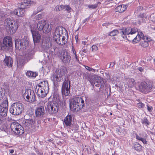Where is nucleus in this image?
Wrapping results in <instances>:
<instances>
[{"mask_svg": "<svg viewBox=\"0 0 155 155\" xmlns=\"http://www.w3.org/2000/svg\"><path fill=\"white\" fill-rule=\"evenodd\" d=\"M120 33L124 38V36L127 35H132L137 33V34L133 40V42L134 43H136L139 41L143 36V33L141 31L138 32V29L136 28H132L130 27L127 28H123L120 30Z\"/></svg>", "mask_w": 155, "mask_h": 155, "instance_id": "1", "label": "nucleus"}, {"mask_svg": "<svg viewBox=\"0 0 155 155\" xmlns=\"http://www.w3.org/2000/svg\"><path fill=\"white\" fill-rule=\"evenodd\" d=\"M48 84L47 81H41L36 86L35 92L38 95L41 97H45L48 92Z\"/></svg>", "mask_w": 155, "mask_h": 155, "instance_id": "2", "label": "nucleus"}, {"mask_svg": "<svg viewBox=\"0 0 155 155\" xmlns=\"http://www.w3.org/2000/svg\"><path fill=\"white\" fill-rule=\"evenodd\" d=\"M63 28L61 27H58L56 28L54 33L53 38L54 40L59 45H63L67 43V41L65 40V37H61V35L62 33Z\"/></svg>", "mask_w": 155, "mask_h": 155, "instance_id": "3", "label": "nucleus"}, {"mask_svg": "<svg viewBox=\"0 0 155 155\" xmlns=\"http://www.w3.org/2000/svg\"><path fill=\"white\" fill-rule=\"evenodd\" d=\"M84 105V100L80 97H76L70 103V107L71 110L78 111L82 108Z\"/></svg>", "mask_w": 155, "mask_h": 155, "instance_id": "4", "label": "nucleus"}, {"mask_svg": "<svg viewBox=\"0 0 155 155\" xmlns=\"http://www.w3.org/2000/svg\"><path fill=\"white\" fill-rule=\"evenodd\" d=\"M66 68L64 67H62L59 70L56 71L53 74L52 80L54 85H57L58 82L63 80L62 76L66 73Z\"/></svg>", "mask_w": 155, "mask_h": 155, "instance_id": "5", "label": "nucleus"}, {"mask_svg": "<svg viewBox=\"0 0 155 155\" xmlns=\"http://www.w3.org/2000/svg\"><path fill=\"white\" fill-rule=\"evenodd\" d=\"M5 25L7 28H8L11 34H13L17 30L19 24L18 20L12 19L10 18H7L5 21Z\"/></svg>", "mask_w": 155, "mask_h": 155, "instance_id": "6", "label": "nucleus"}, {"mask_svg": "<svg viewBox=\"0 0 155 155\" xmlns=\"http://www.w3.org/2000/svg\"><path fill=\"white\" fill-rule=\"evenodd\" d=\"M23 104L16 102L13 103L9 108L10 113L13 115H17L22 113L24 110Z\"/></svg>", "mask_w": 155, "mask_h": 155, "instance_id": "7", "label": "nucleus"}, {"mask_svg": "<svg viewBox=\"0 0 155 155\" xmlns=\"http://www.w3.org/2000/svg\"><path fill=\"white\" fill-rule=\"evenodd\" d=\"M140 91L144 94H147L151 92L154 87L151 81L142 82L139 86Z\"/></svg>", "mask_w": 155, "mask_h": 155, "instance_id": "8", "label": "nucleus"}, {"mask_svg": "<svg viewBox=\"0 0 155 155\" xmlns=\"http://www.w3.org/2000/svg\"><path fill=\"white\" fill-rule=\"evenodd\" d=\"M12 46V38L9 36L4 38L2 42H0V50L7 51Z\"/></svg>", "mask_w": 155, "mask_h": 155, "instance_id": "9", "label": "nucleus"}, {"mask_svg": "<svg viewBox=\"0 0 155 155\" xmlns=\"http://www.w3.org/2000/svg\"><path fill=\"white\" fill-rule=\"evenodd\" d=\"M10 128L17 135H21L24 132L23 127L16 121L12 122L10 124Z\"/></svg>", "mask_w": 155, "mask_h": 155, "instance_id": "10", "label": "nucleus"}, {"mask_svg": "<svg viewBox=\"0 0 155 155\" xmlns=\"http://www.w3.org/2000/svg\"><path fill=\"white\" fill-rule=\"evenodd\" d=\"M91 84L94 86V85L97 87H99L100 86V88H102L104 87L105 83L102 78L100 76H95L92 79L89 80Z\"/></svg>", "mask_w": 155, "mask_h": 155, "instance_id": "11", "label": "nucleus"}, {"mask_svg": "<svg viewBox=\"0 0 155 155\" xmlns=\"http://www.w3.org/2000/svg\"><path fill=\"white\" fill-rule=\"evenodd\" d=\"M15 45L16 49L24 50L26 49L28 45V41L25 38L17 39L15 40Z\"/></svg>", "mask_w": 155, "mask_h": 155, "instance_id": "12", "label": "nucleus"}, {"mask_svg": "<svg viewBox=\"0 0 155 155\" xmlns=\"http://www.w3.org/2000/svg\"><path fill=\"white\" fill-rule=\"evenodd\" d=\"M70 81L68 79H65L63 82L61 89L62 94L63 96H68L70 94Z\"/></svg>", "mask_w": 155, "mask_h": 155, "instance_id": "13", "label": "nucleus"}, {"mask_svg": "<svg viewBox=\"0 0 155 155\" xmlns=\"http://www.w3.org/2000/svg\"><path fill=\"white\" fill-rule=\"evenodd\" d=\"M31 31L32 33L34 43L35 45L38 43L40 41L41 36L40 34L36 31L35 25H31Z\"/></svg>", "mask_w": 155, "mask_h": 155, "instance_id": "14", "label": "nucleus"}, {"mask_svg": "<svg viewBox=\"0 0 155 155\" xmlns=\"http://www.w3.org/2000/svg\"><path fill=\"white\" fill-rule=\"evenodd\" d=\"M58 109V104L54 101H52L48 104L46 109L50 114H56Z\"/></svg>", "mask_w": 155, "mask_h": 155, "instance_id": "15", "label": "nucleus"}, {"mask_svg": "<svg viewBox=\"0 0 155 155\" xmlns=\"http://www.w3.org/2000/svg\"><path fill=\"white\" fill-rule=\"evenodd\" d=\"M24 97L26 101L30 103L33 102L35 100V96L34 92L30 89L26 90Z\"/></svg>", "mask_w": 155, "mask_h": 155, "instance_id": "16", "label": "nucleus"}, {"mask_svg": "<svg viewBox=\"0 0 155 155\" xmlns=\"http://www.w3.org/2000/svg\"><path fill=\"white\" fill-rule=\"evenodd\" d=\"M0 105V115L2 117H5L7 115L8 110V105L5 104Z\"/></svg>", "mask_w": 155, "mask_h": 155, "instance_id": "17", "label": "nucleus"}, {"mask_svg": "<svg viewBox=\"0 0 155 155\" xmlns=\"http://www.w3.org/2000/svg\"><path fill=\"white\" fill-rule=\"evenodd\" d=\"M45 114V110L44 106H39L36 107L35 114L37 117H42Z\"/></svg>", "mask_w": 155, "mask_h": 155, "instance_id": "18", "label": "nucleus"}, {"mask_svg": "<svg viewBox=\"0 0 155 155\" xmlns=\"http://www.w3.org/2000/svg\"><path fill=\"white\" fill-rule=\"evenodd\" d=\"M26 11V9H23L20 7V8L15 10L14 13L18 16L23 17Z\"/></svg>", "mask_w": 155, "mask_h": 155, "instance_id": "19", "label": "nucleus"}, {"mask_svg": "<svg viewBox=\"0 0 155 155\" xmlns=\"http://www.w3.org/2000/svg\"><path fill=\"white\" fill-rule=\"evenodd\" d=\"M33 3L34 2L33 1L29 0H24L21 3L20 7L23 9H26V8H28V6H31Z\"/></svg>", "mask_w": 155, "mask_h": 155, "instance_id": "20", "label": "nucleus"}, {"mask_svg": "<svg viewBox=\"0 0 155 155\" xmlns=\"http://www.w3.org/2000/svg\"><path fill=\"white\" fill-rule=\"evenodd\" d=\"M35 123L34 120L33 119H29L24 120L22 122L24 126L25 127H31Z\"/></svg>", "mask_w": 155, "mask_h": 155, "instance_id": "21", "label": "nucleus"}, {"mask_svg": "<svg viewBox=\"0 0 155 155\" xmlns=\"http://www.w3.org/2000/svg\"><path fill=\"white\" fill-rule=\"evenodd\" d=\"M4 61L5 64L9 67H11L12 66L13 61L11 57L6 56Z\"/></svg>", "mask_w": 155, "mask_h": 155, "instance_id": "22", "label": "nucleus"}, {"mask_svg": "<svg viewBox=\"0 0 155 155\" xmlns=\"http://www.w3.org/2000/svg\"><path fill=\"white\" fill-rule=\"evenodd\" d=\"M126 84L129 87L132 88L133 87L135 83V80L132 78H128L126 79Z\"/></svg>", "mask_w": 155, "mask_h": 155, "instance_id": "23", "label": "nucleus"}, {"mask_svg": "<svg viewBox=\"0 0 155 155\" xmlns=\"http://www.w3.org/2000/svg\"><path fill=\"white\" fill-rule=\"evenodd\" d=\"M52 28V25L51 24H49L45 22V24L44 25L43 31L45 33H48L51 31Z\"/></svg>", "mask_w": 155, "mask_h": 155, "instance_id": "24", "label": "nucleus"}, {"mask_svg": "<svg viewBox=\"0 0 155 155\" xmlns=\"http://www.w3.org/2000/svg\"><path fill=\"white\" fill-rule=\"evenodd\" d=\"M71 58V56L68 55L67 53L64 52L63 54L62 59L63 62L66 63L70 62Z\"/></svg>", "mask_w": 155, "mask_h": 155, "instance_id": "25", "label": "nucleus"}, {"mask_svg": "<svg viewBox=\"0 0 155 155\" xmlns=\"http://www.w3.org/2000/svg\"><path fill=\"white\" fill-rule=\"evenodd\" d=\"M72 117L70 115L67 116L64 119V123L67 126L70 127L71 124Z\"/></svg>", "mask_w": 155, "mask_h": 155, "instance_id": "26", "label": "nucleus"}, {"mask_svg": "<svg viewBox=\"0 0 155 155\" xmlns=\"http://www.w3.org/2000/svg\"><path fill=\"white\" fill-rule=\"evenodd\" d=\"M127 7V6L126 5H120L116 7V10L117 12H123L126 9Z\"/></svg>", "mask_w": 155, "mask_h": 155, "instance_id": "27", "label": "nucleus"}, {"mask_svg": "<svg viewBox=\"0 0 155 155\" xmlns=\"http://www.w3.org/2000/svg\"><path fill=\"white\" fill-rule=\"evenodd\" d=\"M17 63L18 64L20 65H22L25 62L28 61V60L25 58L24 56L21 57L20 58L17 60Z\"/></svg>", "mask_w": 155, "mask_h": 155, "instance_id": "28", "label": "nucleus"}, {"mask_svg": "<svg viewBox=\"0 0 155 155\" xmlns=\"http://www.w3.org/2000/svg\"><path fill=\"white\" fill-rule=\"evenodd\" d=\"M45 24V21H39L37 24V27L40 31L43 30L44 25Z\"/></svg>", "mask_w": 155, "mask_h": 155, "instance_id": "29", "label": "nucleus"}, {"mask_svg": "<svg viewBox=\"0 0 155 155\" xmlns=\"http://www.w3.org/2000/svg\"><path fill=\"white\" fill-rule=\"evenodd\" d=\"M26 75L28 77L33 78H35L37 75V74L36 72L31 71H27L26 73Z\"/></svg>", "mask_w": 155, "mask_h": 155, "instance_id": "30", "label": "nucleus"}, {"mask_svg": "<svg viewBox=\"0 0 155 155\" xmlns=\"http://www.w3.org/2000/svg\"><path fill=\"white\" fill-rule=\"evenodd\" d=\"M134 148L137 151H140L142 150V147L139 143H136L134 145Z\"/></svg>", "mask_w": 155, "mask_h": 155, "instance_id": "31", "label": "nucleus"}, {"mask_svg": "<svg viewBox=\"0 0 155 155\" xmlns=\"http://www.w3.org/2000/svg\"><path fill=\"white\" fill-rule=\"evenodd\" d=\"M141 39L142 40H143V41H144L147 42L148 44H149V43L152 41V39L150 37L148 36H144L143 34V36H142Z\"/></svg>", "mask_w": 155, "mask_h": 155, "instance_id": "32", "label": "nucleus"}, {"mask_svg": "<svg viewBox=\"0 0 155 155\" xmlns=\"http://www.w3.org/2000/svg\"><path fill=\"white\" fill-rule=\"evenodd\" d=\"M101 4L100 2H98L97 3L94 4H90L88 6V7L90 9H92L96 8L98 6V4Z\"/></svg>", "mask_w": 155, "mask_h": 155, "instance_id": "33", "label": "nucleus"}, {"mask_svg": "<svg viewBox=\"0 0 155 155\" xmlns=\"http://www.w3.org/2000/svg\"><path fill=\"white\" fill-rule=\"evenodd\" d=\"M119 33V31L115 29L110 32L109 35L111 36H114L117 35Z\"/></svg>", "mask_w": 155, "mask_h": 155, "instance_id": "34", "label": "nucleus"}, {"mask_svg": "<svg viewBox=\"0 0 155 155\" xmlns=\"http://www.w3.org/2000/svg\"><path fill=\"white\" fill-rule=\"evenodd\" d=\"M140 45L142 47L145 48L148 47L149 44L146 41H142L140 42Z\"/></svg>", "mask_w": 155, "mask_h": 155, "instance_id": "35", "label": "nucleus"}, {"mask_svg": "<svg viewBox=\"0 0 155 155\" xmlns=\"http://www.w3.org/2000/svg\"><path fill=\"white\" fill-rule=\"evenodd\" d=\"M141 122L143 124L145 125L146 126L150 124V122L146 117H144L142 120Z\"/></svg>", "mask_w": 155, "mask_h": 155, "instance_id": "36", "label": "nucleus"}, {"mask_svg": "<svg viewBox=\"0 0 155 155\" xmlns=\"http://www.w3.org/2000/svg\"><path fill=\"white\" fill-rule=\"evenodd\" d=\"M139 17L143 18L142 21V22H143L145 21L147 19V16L146 14L144 13H140L139 15Z\"/></svg>", "mask_w": 155, "mask_h": 155, "instance_id": "37", "label": "nucleus"}, {"mask_svg": "<svg viewBox=\"0 0 155 155\" xmlns=\"http://www.w3.org/2000/svg\"><path fill=\"white\" fill-rule=\"evenodd\" d=\"M63 5H58L56 6L55 8V10L56 11H61L63 9Z\"/></svg>", "mask_w": 155, "mask_h": 155, "instance_id": "38", "label": "nucleus"}, {"mask_svg": "<svg viewBox=\"0 0 155 155\" xmlns=\"http://www.w3.org/2000/svg\"><path fill=\"white\" fill-rule=\"evenodd\" d=\"M63 9H65L69 12L71 11V8L69 5H63Z\"/></svg>", "mask_w": 155, "mask_h": 155, "instance_id": "39", "label": "nucleus"}, {"mask_svg": "<svg viewBox=\"0 0 155 155\" xmlns=\"http://www.w3.org/2000/svg\"><path fill=\"white\" fill-rule=\"evenodd\" d=\"M147 135L145 133V136L144 137V138H142L140 141H141L144 144H146L147 141L146 139L144 138H146L147 137Z\"/></svg>", "mask_w": 155, "mask_h": 155, "instance_id": "40", "label": "nucleus"}, {"mask_svg": "<svg viewBox=\"0 0 155 155\" xmlns=\"http://www.w3.org/2000/svg\"><path fill=\"white\" fill-rule=\"evenodd\" d=\"M150 17L151 21L153 22H155V13L152 14Z\"/></svg>", "mask_w": 155, "mask_h": 155, "instance_id": "41", "label": "nucleus"}, {"mask_svg": "<svg viewBox=\"0 0 155 155\" xmlns=\"http://www.w3.org/2000/svg\"><path fill=\"white\" fill-rule=\"evenodd\" d=\"M98 49V47L96 45H93L91 47V50L93 52H95Z\"/></svg>", "mask_w": 155, "mask_h": 155, "instance_id": "42", "label": "nucleus"}, {"mask_svg": "<svg viewBox=\"0 0 155 155\" xmlns=\"http://www.w3.org/2000/svg\"><path fill=\"white\" fill-rule=\"evenodd\" d=\"M85 68L89 71H95V70L87 66H84Z\"/></svg>", "mask_w": 155, "mask_h": 155, "instance_id": "43", "label": "nucleus"}, {"mask_svg": "<svg viewBox=\"0 0 155 155\" xmlns=\"http://www.w3.org/2000/svg\"><path fill=\"white\" fill-rule=\"evenodd\" d=\"M137 106L140 108L143 107L144 106V104L142 102H139L137 104Z\"/></svg>", "mask_w": 155, "mask_h": 155, "instance_id": "44", "label": "nucleus"}, {"mask_svg": "<svg viewBox=\"0 0 155 155\" xmlns=\"http://www.w3.org/2000/svg\"><path fill=\"white\" fill-rule=\"evenodd\" d=\"M35 18L37 20H39L41 19L42 17V15L41 14H39L37 15H36L35 17Z\"/></svg>", "mask_w": 155, "mask_h": 155, "instance_id": "45", "label": "nucleus"}, {"mask_svg": "<svg viewBox=\"0 0 155 155\" xmlns=\"http://www.w3.org/2000/svg\"><path fill=\"white\" fill-rule=\"evenodd\" d=\"M82 43L84 45H88L89 44V43L88 42V41L87 40L82 41Z\"/></svg>", "mask_w": 155, "mask_h": 155, "instance_id": "46", "label": "nucleus"}, {"mask_svg": "<svg viewBox=\"0 0 155 155\" xmlns=\"http://www.w3.org/2000/svg\"><path fill=\"white\" fill-rule=\"evenodd\" d=\"M147 109L148 111L150 112H151L152 111V110H153V107L151 106H149L148 105H147Z\"/></svg>", "mask_w": 155, "mask_h": 155, "instance_id": "47", "label": "nucleus"}, {"mask_svg": "<svg viewBox=\"0 0 155 155\" xmlns=\"http://www.w3.org/2000/svg\"><path fill=\"white\" fill-rule=\"evenodd\" d=\"M72 52L73 54H75L76 53V51H75L74 48V47L73 46H72Z\"/></svg>", "mask_w": 155, "mask_h": 155, "instance_id": "48", "label": "nucleus"}, {"mask_svg": "<svg viewBox=\"0 0 155 155\" xmlns=\"http://www.w3.org/2000/svg\"><path fill=\"white\" fill-rule=\"evenodd\" d=\"M5 15L4 14V12L2 11H0V17H1V18H3L4 16Z\"/></svg>", "mask_w": 155, "mask_h": 155, "instance_id": "49", "label": "nucleus"}, {"mask_svg": "<svg viewBox=\"0 0 155 155\" xmlns=\"http://www.w3.org/2000/svg\"><path fill=\"white\" fill-rule=\"evenodd\" d=\"M142 138L140 136H139L137 134L136 135V138L139 140H140Z\"/></svg>", "mask_w": 155, "mask_h": 155, "instance_id": "50", "label": "nucleus"}, {"mask_svg": "<svg viewBox=\"0 0 155 155\" xmlns=\"http://www.w3.org/2000/svg\"><path fill=\"white\" fill-rule=\"evenodd\" d=\"M89 20V18H87L85 19L84 20H83V21H82V22L83 23H84L86 22L87 21H88Z\"/></svg>", "mask_w": 155, "mask_h": 155, "instance_id": "51", "label": "nucleus"}, {"mask_svg": "<svg viewBox=\"0 0 155 155\" xmlns=\"http://www.w3.org/2000/svg\"><path fill=\"white\" fill-rule=\"evenodd\" d=\"M42 7L41 6H39L37 8V10L38 12H41L42 10Z\"/></svg>", "mask_w": 155, "mask_h": 155, "instance_id": "52", "label": "nucleus"}, {"mask_svg": "<svg viewBox=\"0 0 155 155\" xmlns=\"http://www.w3.org/2000/svg\"><path fill=\"white\" fill-rule=\"evenodd\" d=\"M4 119L0 117V125H1L4 122Z\"/></svg>", "mask_w": 155, "mask_h": 155, "instance_id": "53", "label": "nucleus"}, {"mask_svg": "<svg viewBox=\"0 0 155 155\" xmlns=\"http://www.w3.org/2000/svg\"><path fill=\"white\" fill-rule=\"evenodd\" d=\"M74 57L76 59V60L78 61H79V59L78 58V56H77L76 54H74Z\"/></svg>", "mask_w": 155, "mask_h": 155, "instance_id": "54", "label": "nucleus"}, {"mask_svg": "<svg viewBox=\"0 0 155 155\" xmlns=\"http://www.w3.org/2000/svg\"><path fill=\"white\" fill-rule=\"evenodd\" d=\"M138 70L140 72H142L143 71V69L141 67H139L137 68Z\"/></svg>", "mask_w": 155, "mask_h": 155, "instance_id": "55", "label": "nucleus"}, {"mask_svg": "<svg viewBox=\"0 0 155 155\" xmlns=\"http://www.w3.org/2000/svg\"><path fill=\"white\" fill-rule=\"evenodd\" d=\"M108 24L107 23H105L103 24V26H105L107 27V26H108Z\"/></svg>", "mask_w": 155, "mask_h": 155, "instance_id": "56", "label": "nucleus"}, {"mask_svg": "<svg viewBox=\"0 0 155 155\" xmlns=\"http://www.w3.org/2000/svg\"><path fill=\"white\" fill-rule=\"evenodd\" d=\"M83 1V0H79V2H77V3L80 5L81 4V3H82Z\"/></svg>", "mask_w": 155, "mask_h": 155, "instance_id": "57", "label": "nucleus"}, {"mask_svg": "<svg viewBox=\"0 0 155 155\" xmlns=\"http://www.w3.org/2000/svg\"><path fill=\"white\" fill-rule=\"evenodd\" d=\"M38 12V11H37V12L34 11V13H33V14L32 15V16H33V15H35L36 14H37Z\"/></svg>", "mask_w": 155, "mask_h": 155, "instance_id": "58", "label": "nucleus"}, {"mask_svg": "<svg viewBox=\"0 0 155 155\" xmlns=\"http://www.w3.org/2000/svg\"><path fill=\"white\" fill-rule=\"evenodd\" d=\"M2 94L1 92V89H0V98H2Z\"/></svg>", "mask_w": 155, "mask_h": 155, "instance_id": "59", "label": "nucleus"}, {"mask_svg": "<svg viewBox=\"0 0 155 155\" xmlns=\"http://www.w3.org/2000/svg\"><path fill=\"white\" fill-rule=\"evenodd\" d=\"M10 152L11 153H14V150L13 149L10 150H9Z\"/></svg>", "mask_w": 155, "mask_h": 155, "instance_id": "60", "label": "nucleus"}, {"mask_svg": "<svg viewBox=\"0 0 155 155\" xmlns=\"http://www.w3.org/2000/svg\"><path fill=\"white\" fill-rule=\"evenodd\" d=\"M82 52H84L85 53L86 52L85 51V50L84 49H83V50H82Z\"/></svg>", "mask_w": 155, "mask_h": 155, "instance_id": "61", "label": "nucleus"}, {"mask_svg": "<svg viewBox=\"0 0 155 155\" xmlns=\"http://www.w3.org/2000/svg\"><path fill=\"white\" fill-rule=\"evenodd\" d=\"M29 155H36L34 153H30Z\"/></svg>", "mask_w": 155, "mask_h": 155, "instance_id": "62", "label": "nucleus"}, {"mask_svg": "<svg viewBox=\"0 0 155 155\" xmlns=\"http://www.w3.org/2000/svg\"><path fill=\"white\" fill-rule=\"evenodd\" d=\"M153 138H154V140H155V134L154 135Z\"/></svg>", "mask_w": 155, "mask_h": 155, "instance_id": "63", "label": "nucleus"}, {"mask_svg": "<svg viewBox=\"0 0 155 155\" xmlns=\"http://www.w3.org/2000/svg\"><path fill=\"white\" fill-rule=\"evenodd\" d=\"M94 155H99V154H98L97 153V154H95Z\"/></svg>", "mask_w": 155, "mask_h": 155, "instance_id": "64", "label": "nucleus"}]
</instances>
